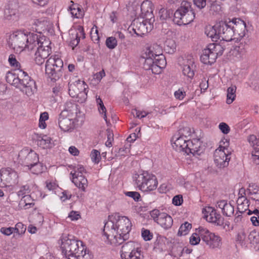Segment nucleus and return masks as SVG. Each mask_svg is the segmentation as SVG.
Instances as JSON below:
<instances>
[{
  "label": "nucleus",
  "mask_w": 259,
  "mask_h": 259,
  "mask_svg": "<svg viewBox=\"0 0 259 259\" xmlns=\"http://www.w3.org/2000/svg\"><path fill=\"white\" fill-rule=\"evenodd\" d=\"M9 43L17 52H20L26 48L29 50L36 48L34 60L38 65L42 64L51 52V41L48 38L40 34L33 33L26 34L21 31H17L10 35Z\"/></svg>",
  "instance_id": "f257e3e1"
},
{
  "label": "nucleus",
  "mask_w": 259,
  "mask_h": 259,
  "mask_svg": "<svg viewBox=\"0 0 259 259\" xmlns=\"http://www.w3.org/2000/svg\"><path fill=\"white\" fill-rule=\"evenodd\" d=\"M132 227V223L127 217L115 214L109 217L103 232L110 244L117 246L128 238Z\"/></svg>",
  "instance_id": "f03ea898"
},
{
  "label": "nucleus",
  "mask_w": 259,
  "mask_h": 259,
  "mask_svg": "<svg viewBox=\"0 0 259 259\" xmlns=\"http://www.w3.org/2000/svg\"><path fill=\"white\" fill-rule=\"evenodd\" d=\"M191 131L189 127L181 128L173 136L171 143L174 149L183 152L187 155H199L203 152L201 142L199 139L190 140Z\"/></svg>",
  "instance_id": "7ed1b4c3"
},
{
  "label": "nucleus",
  "mask_w": 259,
  "mask_h": 259,
  "mask_svg": "<svg viewBox=\"0 0 259 259\" xmlns=\"http://www.w3.org/2000/svg\"><path fill=\"white\" fill-rule=\"evenodd\" d=\"M162 53V47L157 44L146 47L142 55L145 60L144 63L145 69L151 70L155 74H160L166 65V61Z\"/></svg>",
  "instance_id": "20e7f679"
},
{
  "label": "nucleus",
  "mask_w": 259,
  "mask_h": 259,
  "mask_svg": "<svg viewBox=\"0 0 259 259\" xmlns=\"http://www.w3.org/2000/svg\"><path fill=\"white\" fill-rule=\"evenodd\" d=\"M61 240L62 253L67 259H92V256L82 241L72 236H63Z\"/></svg>",
  "instance_id": "39448f33"
},
{
  "label": "nucleus",
  "mask_w": 259,
  "mask_h": 259,
  "mask_svg": "<svg viewBox=\"0 0 259 259\" xmlns=\"http://www.w3.org/2000/svg\"><path fill=\"white\" fill-rule=\"evenodd\" d=\"M5 78L8 83L28 97L36 91L35 81L22 70H20L19 73L9 71L6 73Z\"/></svg>",
  "instance_id": "423d86ee"
},
{
  "label": "nucleus",
  "mask_w": 259,
  "mask_h": 259,
  "mask_svg": "<svg viewBox=\"0 0 259 259\" xmlns=\"http://www.w3.org/2000/svg\"><path fill=\"white\" fill-rule=\"evenodd\" d=\"M222 30L226 31L225 41L240 40L245 36L247 29L245 22L239 18H234L229 22H224L222 26Z\"/></svg>",
  "instance_id": "0eeeda50"
},
{
  "label": "nucleus",
  "mask_w": 259,
  "mask_h": 259,
  "mask_svg": "<svg viewBox=\"0 0 259 259\" xmlns=\"http://www.w3.org/2000/svg\"><path fill=\"white\" fill-rule=\"evenodd\" d=\"M134 180L139 190L144 192L156 190L158 184L156 177L147 171H142L135 174Z\"/></svg>",
  "instance_id": "6e6552de"
},
{
  "label": "nucleus",
  "mask_w": 259,
  "mask_h": 259,
  "mask_svg": "<svg viewBox=\"0 0 259 259\" xmlns=\"http://www.w3.org/2000/svg\"><path fill=\"white\" fill-rule=\"evenodd\" d=\"M194 18L195 13L191 8V4L183 1L174 14L173 21L178 25H186L192 22Z\"/></svg>",
  "instance_id": "1a4fd4ad"
},
{
  "label": "nucleus",
  "mask_w": 259,
  "mask_h": 259,
  "mask_svg": "<svg viewBox=\"0 0 259 259\" xmlns=\"http://www.w3.org/2000/svg\"><path fill=\"white\" fill-rule=\"evenodd\" d=\"M63 62L59 55L51 56L46 64V73L51 79L56 80L61 75Z\"/></svg>",
  "instance_id": "9d476101"
},
{
  "label": "nucleus",
  "mask_w": 259,
  "mask_h": 259,
  "mask_svg": "<svg viewBox=\"0 0 259 259\" xmlns=\"http://www.w3.org/2000/svg\"><path fill=\"white\" fill-rule=\"evenodd\" d=\"M86 173L87 171L83 165L77 164L73 166L70 174L71 182L83 192L86 191L88 186V181L85 176Z\"/></svg>",
  "instance_id": "9b49d317"
},
{
  "label": "nucleus",
  "mask_w": 259,
  "mask_h": 259,
  "mask_svg": "<svg viewBox=\"0 0 259 259\" xmlns=\"http://www.w3.org/2000/svg\"><path fill=\"white\" fill-rule=\"evenodd\" d=\"M224 51V49L221 45L210 44L203 51L200 57L201 61L203 64L211 65L215 61L218 56L223 54Z\"/></svg>",
  "instance_id": "f8f14e48"
},
{
  "label": "nucleus",
  "mask_w": 259,
  "mask_h": 259,
  "mask_svg": "<svg viewBox=\"0 0 259 259\" xmlns=\"http://www.w3.org/2000/svg\"><path fill=\"white\" fill-rule=\"evenodd\" d=\"M137 244L132 241L125 243L120 251L121 259H144L142 248L136 247Z\"/></svg>",
  "instance_id": "ddd939ff"
},
{
  "label": "nucleus",
  "mask_w": 259,
  "mask_h": 259,
  "mask_svg": "<svg viewBox=\"0 0 259 259\" xmlns=\"http://www.w3.org/2000/svg\"><path fill=\"white\" fill-rule=\"evenodd\" d=\"M150 214L154 222L164 229H169L172 226L173 220L166 213L161 212L157 209H154L150 211Z\"/></svg>",
  "instance_id": "4468645a"
},
{
  "label": "nucleus",
  "mask_w": 259,
  "mask_h": 259,
  "mask_svg": "<svg viewBox=\"0 0 259 259\" xmlns=\"http://www.w3.org/2000/svg\"><path fill=\"white\" fill-rule=\"evenodd\" d=\"M18 159L21 164L29 167L33 163L37 162L39 158L34 151L25 148L20 151Z\"/></svg>",
  "instance_id": "2eb2a0df"
},
{
  "label": "nucleus",
  "mask_w": 259,
  "mask_h": 259,
  "mask_svg": "<svg viewBox=\"0 0 259 259\" xmlns=\"http://www.w3.org/2000/svg\"><path fill=\"white\" fill-rule=\"evenodd\" d=\"M202 240L210 248H219L222 244L221 237L215 234L210 232L206 228L200 229Z\"/></svg>",
  "instance_id": "dca6fc26"
},
{
  "label": "nucleus",
  "mask_w": 259,
  "mask_h": 259,
  "mask_svg": "<svg viewBox=\"0 0 259 259\" xmlns=\"http://www.w3.org/2000/svg\"><path fill=\"white\" fill-rule=\"evenodd\" d=\"M149 19H146L140 21L139 20H134L132 24V29L137 36H142L148 32L151 31L153 28V22Z\"/></svg>",
  "instance_id": "f3484780"
},
{
  "label": "nucleus",
  "mask_w": 259,
  "mask_h": 259,
  "mask_svg": "<svg viewBox=\"0 0 259 259\" xmlns=\"http://www.w3.org/2000/svg\"><path fill=\"white\" fill-rule=\"evenodd\" d=\"M223 22H220L213 26L208 25L205 27V33L212 41H217L218 39L225 41L224 36H225L226 31L222 30V29Z\"/></svg>",
  "instance_id": "a211bd4d"
},
{
  "label": "nucleus",
  "mask_w": 259,
  "mask_h": 259,
  "mask_svg": "<svg viewBox=\"0 0 259 259\" xmlns=\"http://www.w3.org/2000/svg\"><path fill=\"white\" fill-rule=\"evenodd\" d=\"M60 114L62 116H66L74 119V120L79 121L83 116V113L79 110L78 105L71 102H66L64 106V109Z\"/></svg>",
  "instance_id": "6ab92c4d"
},
{
  "label": "nucleus",
  "mask_w": 259,
  "mask_h": 259,
  "mask_svg": "<svg viewBox=\"0 0 259 259\" xmlns=\"http://www.w3.org/2000/svg\"><path fill=\"white\" fill-rule=\"evenodd\" d=\"M204 218L208 222L217 226H222L224 224V218L221 214L217 212L214 208L207 206L202 210Z\"/></svg>",
  "instance_id": "aec40b11"
},
{
  "label": "nucleus",
  "mask_w": 259,
  "mask_h": 259,
  "mask_svg": "<svg viewBox=\"0 0 259 259\" xmlns=\"http://www.w3.org/2000/svg\"><path fill=\"white\" fill-rule=\"evenodd\" d=\"M88 88V86L84 81L78 80L70 85L69 93L72 97L78 96L79 95L81 97L87 96Z\"/></svg>",
  "instance_id": "412c9836"
},
{
  "label": "nucleus",
  "mask_w": 259,
  "mask_h": 259,
  "mask_svg": "<svg viewBox=\"0 0 259 259\" xmlns=\"http://www.w3.org/2000/svg\"><path fill=\"white\" fill-rule=\"evenodd\" d=\"M230 158V152H225L221 149H216L214 151V161L219 168L227 166Z\"/></svg>",
  "instance_id": "4be33fe9"
},
{
  "label": "nucleus",
  "mask_w": 259,
  "mask_h": 259,
  "mask_svg": "<svg viewBox=\"0 0 259 259\" xmlns=\"http://www.w3.org/2000/svg\"><path fill=\"white\" fill-rule=\"evenodd\" d=\"M77 120L74 119L62 116L60 114L58 118V125L60 129L64 132H71L75 128V123Z\"/></svg>",
  "instance_id": "5701e85b"
},
{
  "label": "nucleus",
  "mask_w": 259,
  "mask_h": 259,
  "mask_svg": "<svg viewBox=\"0 0 259 259\" xmlns=\"http://www.w3.org/2000/svg\"><path fill=\"white\" fill-rule=\"evenodd\" d=\"M196 65L195 60L193 58H190L185 61L182 72L184 76L190 80L192 79L196 71Z\"/></svg>",
  "instance_id": "b1692460"
},
{
  "label": "nucleus",
  "mask_w": 259,
  "mask_h": 259,
  "mask_svg": "<svg viewBox=\"0 0 259 259\" xmlns=\"http://www.w3.org/2000/svg\"><path fill=\"white\" fill-rule=\"evenodd\" d=\"M3 176L4 181L10 185L18 183V175L16 171L12 168H3Z\"/></svg>",
  "instance_id": "393cba45"
},
{
  "label": "nucleus",
  "mask_w": 259,
  "mask_h": 259,
  "mask_svg": "<svg viewBox=\"0 0 259 259\" xmlns=\"http://www.w3.org/2000/svg\"><path fill=\"white\" fill-rule=\"evenodd\" d=\"M4 18L8 20H17L18 16L17 5L16 4L8 5L4 10Z\"/></svg>",
  "instance_id": "a878e982"
},
{
  "label": "nucleus",
  "mask_w": 259,
  "mask_h": 259,
  "mask_svg": "<svg viewBox=\"0 0 259 259\" xmlns=\"http://www.w3.org/2000/svg\"><path fill=\"white\" fill-rule=\"evenodd\" d=\"M141 10L143 14L148 19L154 21L153 15V6L152 2L149 0L144 1L141 5Z\"/></svg>",
  "instance_id": "bb28decb"
},
{
  "label": "nucleus",
  "mask_w": 259,
  "mask_h": 259,
  "mask_svg": "<svg viewBox=\"0 0 259 259\" xmlns=\"http://www.w3.org/2000/svg\"><path fill=\"white\" fill-rule=\"evenodd\" d=\"M71 4L68 8V11L73 18L81 19L84 15V11L81 6L71 1Z\"/></svg>",
  "instance_id": "cd10ccee"
},
{
  "label": "nucleus",
  "mask_w": 259,
  "mask_h": 259,
  "mask_svg": "<svg viewBox=\"0 0 259 259\" xmlns=\"http://www.w3.org/2000/svg\"><path fill=\"white\" fill-rule=\"evenodd\" d=\"M237 204V210L239 213H242L247 211V214H252V211L248 209L249 200L247 198H238Z\"/></svg>",
  "instance_id": "c85d7f7f"
},
{
  "label": "nucleus",
  "mask_w": 259,
  "mask_h": 259,
  "mask_svg": "<svg viewBox=\"0 0 259 259\" xmlns=\"http://www.w3.org/2000/svg\"><path fill=\"white\" fill-rule=\"evenodd\" d=\"M218 206L222 210L223 214L227 217H231L234 213V207L230 202L221 200L218 202Z\"/></svg>",
  "instance_id": "c756f323"
},
{
  "label": "nucleus",
  "mask_w": 259,
  "mask_h": 259,
  "mask_svg": "<svg viewBox=\"0 0 259 259\" xmlns=\"http://www.w3.org/2000/svg\"><path fill=\"white\" fill-rule=\"evenodd\" d=\"M247 196L252 200L259 202V187L255 184H250L247 189Z\"/></svg>",
  "instance_id": "7c9ffc66"
},
{
  "label": "nucleus",
  "mask_w": 259,
  "mask_h": 259,
  "mask_svg": "<svg viewBox=\"0 0 259 259\" xmlns=\"http://www.w3.org/2000/svg\"><path fill=\"white\" fill-rule=\"evenodd\" d=\"M37 145L44 149L51 148L54 144L52 139L47 135H40L37 139Z\"/></svg>",
  "instance_id": "2f4dec72"
},
{
  "label": "nucleus",
  "mask_w": 259,
  "mask_h": 259,
  "mask_svg": "<svg viewBox=\"0 0 259 259\" xmlns=\"http://www.w3.org/2000/svg\"><path fill=\"white\" fill-rule=\"evenodd\" d=\"M167 242V239L165 237L159 235L157 237L154 242V248H157L160 250H163L165 249L166 244Z\"/></svg>",
  "instance_id": "473e14b6"
},
{
  "label": "nucleus",
  "mask_w": 259,
  "mask_h": 259,
  "mask_svg": "<svg viewBox=\"0 0 259 259\" xmlns=\"http://www.w3.org/2000/svg\"><path fill=\"white\" fill-rule=\"evenodd\" d=\"M237 88L235 85H232L227 90L226 103L231 104L236 98V92Z\"/></svg>",
  "instance_id": "72a5a7b5"
},
{
  "label": "nucleus",
  "mask_w": 259,
  "mask_h": 259,
  "mask_svg": "<svg viewBox=\"0 0 259 259\" xmlns=\"http://www.w3.org/2000/svg\"><path fill=\"white\" fill-rule=\"evenodd\" d=\"M74 35V37L72 36L71 44L75 46L78 45L81 38H84L85 37V34L83 32V28L81 27L75 31ZM72 35H73V34H72Z\"/></svg>",
  "instance_id": "f704fd0d"
},
{
  "label": "nucleus",
  "mask_w": 259,
  "mask_h": 259,
  "mask_svg": "<svg viewBox=\"0 0 259 259\" xmlns=\"http://www.w3.org/2000/svg\"><path fill=\"white\" fill-rule=\"evenodd\" d=\"M204 228V227H199L196 229V232L193 233L189 238V242L192 245H196L199 243L201 235L200 234V229Z\"/></svg>",
  "instance_id": "c9c22d12"
},
{
  "label": "nucleus",
  "mask_w": 259,
  "mask_h": 259,
  "mask_svg": "<svg viewBox=\"0 0 259 259\" xmlns=\"http://www.w3.org/2000/svg\"><path fill=\"white\" fill-rule=\"evenodd\" d=\"M164 49L168 54H173L176 50V44L174 40L167 39L164 44Z\"/></svg>",
  "instance_id": "e433bc0d"
},
{
  "label": "nucleus",
  "mask_w": 259,
  "mask_h": 259,
  "mask_svg": "<svg viewBox=\"0 0 259 259\" xmlns=\"http://www.w3.org/2000/svg\"><path fill=\"white\" fill-rule=\"evenodd\" d=\"M28 169L31 171L32 173L38 175L41 174L45 169V166L42 163L39 162V161L36 163H33L31 165Z\"/></svg>",
  "instance_id": "4c0bfd02"
},
{
  "label": "nucleus",
  "mask_w": 259,
  "mask_h": 259,
  "mask_svg": "<svg viewBox=\"0 0 259 259\" xmlns=\"http://www.w3.org/2000/svg\"><path fill=\"white\" fill-rule=\"evenodd\" d=\"M33 201L34 200L33 199H32L30 195H26L23 196L21 201V203L24 204L23 206V208L25 209H27L34 206V203Z\"/></svg>",
  "instance_id": "58836bf2"
},
{
  "label": "nucleus",
  "mask_w": 259,
  "mask_h": 259,
  "mask_svg": "<svg viewBox=\"0 0 259 259\" xmlns=\"http://www.w3.org/2000/svg\"><path fill=\"white\" fill-rule=\"evenodd\" d=\"M191 228L192 225L188 222H185L180 226L178 234L180 236L186 235Z\"/></svg>",
  "instance_id": "ea45409f"
},
{
  "label": "nucleus",
  "mask_w": 259,
  "mask_h": 259,
  "mask_svg": "<svg viewBox=\"0 0 259 259\" xmlns=\"http://www.w3.org/2000/svg\"><path fill=\"white\" fill-rule=\"evenodd\" d=\"M8 61L10 66L17 70L18 71V73H19V70H21L20 69L21 65L17 60L15 56L13 54H11L9 57Z\"/></svg>",
  "instance_id": "a19ab883"
},
{
  "label": "nucleus",
  "mask_w": 259,
  "mask_h": 259,
  "mask_svg": "<svg viewBox=\"0 0 259 259\" xmlns=\"http://www.w3.org/2000/svg\"><path fill=\"white\" fill-rule=\"evenodd\" d=\"M117 40L115 36L108 37L105 41L106 47L110 50L114 49L117 47Z\"/></svg>",
  "instance_id": "79ce46f5"
},
{
  "label": "nucleus",
  "mask_w": 259,
  "mask_h": 259,
  "mask_svg": "<svg viewBox=\"0 0 259 259\" xmlns=\"http://www.w3.org/2000/svg\"><path fill=\"white\" fill-rule=\"evenodd\" d=\"M248 239L253 245L259 244V233L253 231L250 232L248 236Z\"/></svg>",
  "instance_id": "37998d69"
},
{
  "label": "nucleus",
  "mask_w": 259,
  "mask_h": 259,
  "mask_svg": "<svg viewBox=\"0 0 259 259\" xmlns=\"http://www.w3.org/2000/svg\"><path fill=\"white\" fill-rule=\"evenodd\" d=\"M173 15V12L170 10L161 9L159 11V17L161 20H167L170 19Z\"/></svg>",
  "instance_id": "c03bdc74"
},
{
  "label": "nucleus",
  "mask_w": 259,
  "mask_h": 259,
  "mask_svg": "<svg viewBox=\"0 0 259 259\" xmlns=\"http://www.w3.org/2000/svg\"><path fill=\"white\" fill-rule=\"evenodd\" d=\"M49 119V114L48 112H44L40 114L39 119V123L38 126L39 128L41 129H45L47 127V124L46 123V121L48 120Z\"/></svg>",
  "instance_id": "a18cd8bd"
},
{
  "label": "nucleus",
  "mask_w": 259,
  "mask_h": 259,
  "mask_svg": "<svg viewBox=\"0 0 259 259\" xmlns=\"http://www.w3.org/2000/svg\"><path fill=\"white\" fill-rule=\"evenodd\" d=\"M235 50L239 55L240 57H242L246 53L247 45L245 44L240 43L239 46L235 47Z\"/></svg>",
  "instance_id": "49530a36"
},
{
  "label": "nucleus",
  "mask_w": 259,
  "mask_h": 259,
  "mask_svg": "<svg viewBox=\"0 0 259 259\" xmlns=\"http://www.w3.org/2000/svg\"><path fill=\"white\" fill-rule=\"evenodd\" d=\"M92 161L95 163H98L101 159L100 152L96 149H93L90 155Z\"/></svg>",
  "instance_id": "de8ad7c7"
},
{
  "label": "nucleus",
  "mask_w": 259,
  "mask_h": 259,
  "mask_svg": "<svg viewBox=\"0 0 259 259\" xmlns=\"http://www.w3.org/2000/svg\"><path fill=\"white\" fill-rule=\"evenodd\" d=\"M91 37L93 41L98 42L99 41L100 37L98 34V27L94 25L91 30Z\"/></svg>",
  "instance_id": "09e8293b"
},
{
  "label": "nucleus",
  "mask_w": 259,
  "mask_h": 259,
  "mask_svg": "<svg viewBox=\"0 0 259 259\" xmlns=\"http://www.w3.org/2000/svg\"><path fill=\"white\" fill-rule=\"evenodd\" d=\"M252 214L254 215L250 218V221L252 224L254 226H259V211L257 209H255L252 211Z\"/></svg>",
  "instance_id": "8fccbe9b"
},
{
  "label": "nucleus",
  "mask_w": 259,
  "mask_h": 259,
  "mask_svg": "<svg viewBox=\"0 0 259 259\" xmlns=\"http://www.w3.org/2000/svg\"><path fill=\"white\" fill-rule=\"evenodd\" d=\"M14 232L17 233L18 235H21L25 233L26 231V227L25 226L20 222L17 223L13 228Z\"/></svg>",
  "instance_id": "3c124183"
},
{
  "label": "nucleus",
  "mask_w": 259,
  "mask_h": 259,
  "mask_svg": "<svg viewBox=\"0 0 259 259\" xmlns=\"http://www.w3.org/2000/svg\"><path fill=\"white\" fill-rule=\"evenodd\" d=\"M141 235L144 240L147 241L151 240L153 238V234L150 230L143 228L141 230Z\"/></svg>",
  "instance_id": "603ef678"
},
{
  "label": "nucleus",
  "mask_w": 259,
  "mask_h": 259,
  "mask_svg": "<svg viewBox=\"0 0 259 259\" xmlns=\"http://www.w3.org/2000/svg\"><path fill=\"white\" fill-rule=\"evenodd\" d=\"M186 96V92L184 88H181L176 91L174 93V97L176 99L182 100Z\"/></svg>",
  "instance_id": "864d4df0"
},
{
  "label": "nucleus",
  "mask_w": 259,
  "mask_h": 259,
  "mask_svg": "<svg viewBox=\"0 0 259 259\" xmlns=\"http://www.w3.org/2000/svg\"><path fill=\"white\" fill-rule=\"evenodd\" d=\"M248 141L253 149L256 147L259 148V139L257 138L255 136L250 135L248 138Z\"/></svg>",
  "instance_id": "5fc2aeb1"
},
{
  "label": "nucleus",
  "mask_w": 259,
  "mask_h": 259,
  "mask_svg": "<svg viewBox=\"0 0 259 259\" xmlns=\"http://www.w3.org/2000/svg\"><path fill=\"white\" fill-rule=\"evenodd\" d=\"M229 145V140L227 139L224 138L220 141L219 147L217 149H221L225 152H230L228 150Z\"/></svg>",
  "instance_id": "6e6d98bb"
},
{
  "label": "nucleus",
  "mask_w": 259,
  "mask_h": 259,
  "mask_svg": "<svg viewBox=\"0 0 259 259\" xmlns=\"http://www.w3.org/2000/svg\"><path fill=\"white\" fill-rule=\"evenodd\" d=\"M218 127L221 132L224 135L229 134L231 130L229 126L226 123L224 122L220 123Z\"/></svg>",
  "instance_id": "4d7b16f0"
},
{
  "label": "nucleus",
  "mask_w": 259,
  "mask_h": 259,
  "mask_svg": "<svg viewBox=\"0 0 259 259\" xmlns=\"http://www.w3.org/2000/svg\"><path fill=\"white\" fill-rule=\"evenodd\" d=\"M132 113L134 116L139 118H142L146 117L149 113L145 111H141L137 109H134L132 111Z\"/></svg>",
  "instance_id": "13d9d810"
},
{
  "label": "nucleus",
  "mask_w": 259,
  "mask_h": 259,
  "mask_svg": "<svg viewBox=\"0 0 259 259\" xmlns=\"http://www.w3.org/2000/svg\"><path fill=\"white\" fill-rule=\"evenodd\" d=\"M29 193V187L27 185L23 186L21 187L20 189V190L17 192V194L18 196L22 197L24 196V195H27Z\"/></svg>",
  "instance_id": "bf43d9fd"
},
{
  "label": "nucleus",
  "mask_w": 259,
  "mask_h": 259,
  "mask_svg": "<svg viewBox=\"0 0 259 259\" xmlns=\"http://www.w3.org/2000/svg\"><path fill=\"white\" fill-rule=\"evenodd\" d=\"M98 111L100 114L102 116L104 120H105L107 124H108L109 121L107 120V115H106V108L105 107L104 105L103 104L101 106H100L98 107Z\"/></svg>",
  "instance_id": "052dcab7"
},
{
  "label": "nucleus",
  "mask_w": 259,
  "mask_h": 259,
  "mask_svg": "<svg viewBox=\"0 0 259 259\" xmlns=\"http://www.w3.org/2000/svg\"><path fill=\"white\" fill-rule=\"evenodd\" d=\"M125 195L133 198L136 201H139L140 199V194L137 192L129 191L125 193Z\"/></svg>",
  "instance_id": "680f3d73"
},
{
  "label": "nucleus",
  "mask_w": 259,
  "mask_h": 259,
  "mask_svg": "<svg viewBox=\"0 0 259 259\" xmlns=\"http://www.w3.org/2000/svg\"><path fill=\"white\" fill-rule=\"evenodd\" d=\"M0 232L6 236H10L15 233L13 227H2L0 229Z\"/></svg>",
  "instance_id": "e2e57ef3"
},
{
  "label": "nucleus",
  "mask_w": 259,
  "mask_h": 259,
  "mask_svg": "<svg viewBox=\"0 0 259 259\" xmlns=\"http://www.w3.org/2000/svg\"><path fill=\"white\" fill-rule=\"evenodd\" d=\"M183 202V197L181 195H178L174 197L172 204L176 206L181 205Z\"/></svg>",
  "instance_id": "0e129e2a"
},
{
  "label": "nucleus",
  "mask_w": 259,
  "mask_h": 259,
  "mask_svg": "<svg viewBox=\"0 0 259 259\" xmlns=\"http://www.w3.org/2000/svg\"><path fill=\"white\" fill-rule=\"evenodd\" d=\"M68 217L71 221H77L80 218V215L78 211H71L69 213Z\"/></svg>",
  "instance_id": "69168bd1"
},
{
  "label": "nucleus",
  "mask_w": 259,
  "mask_h": 259,
  "mask_svg": "<svg viewBox=\"0 0 259 259\" xmlns=\"http://www.w3.org/2000/svg\"><path fill=\"white\" fill-rule=\"evenodd\" d=\"M246 239V233L244 230H241L237 235V240L243 243L245 241Z\"/></svg>",
  "instance_id": "338daca9"
},
{
  "label": "nucleus",
  "mask_w": 259,
  "mask_h": 259,
  "mask_svg": "<svg viewBox=\"0 0 259 259\" xmlns=\"http://www.w3.org/2000/svg\"><path fill=\"white\" fill-rule=\"evenodd\" d=\"M194 4L199 9L204 8L206 5V0H193Z\"/></svg>",
  "instance_id": "774afa93"
}]
</instances>
